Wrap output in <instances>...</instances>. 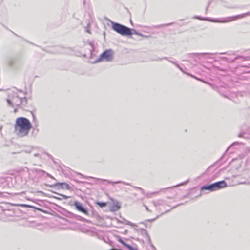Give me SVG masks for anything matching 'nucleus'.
I'll use <instances>...</instances> for the list:
<instances>
[{
  "mask_svg": "<svg viewBox=\"0 0 250 250\" xmlns=\"http://www.w3.org/2000/svg\"><path fill=\"white\" fill-rule=\"evenodd\" d=\"M74 205L78 210L82 212L84 214H88V211L87 210L84 208L82 206L81 204H80L79 202L75 201L74 203Z\"/></svg>",
  "mask_w": 250,
  "mask_h": 250,
  "instance_id": "39448f33",
  "label": "nucleus"
},
{
  "mask_svg": "<svg viewBox=\"0 0 250 250\" xmlns=\"http://www.w3.org/2000/svg\"><path fill=\"white\" fill-rule=\"evenodd\" d=\"M227 187V184L225 181H221L212 184L209 186H203L201 188V190H209L211 191H214L216 189H220L226 188Z\"/></svg>",
  "mask_w": 250,
  "mask_h": 250,
  "instance_id": "7ed1b4c3",
  "label": "nucleus"
},
{
  "mask_svg": "<svg viewBox=\"0 0 250 250\" xmlns=\"http://www.w3.org/2000/svg\"><path fill=\"white\" fill-rule=\"evenodd\" d=\"M96 204L99 206L100 207H104L107 205V203L105 202H98L96 203Z\"/></svg>",
  "mask_w": 250,
  "mask_h": 250,
  "instance_id": "6e6552de",
  "label": "nucleus"
},
{
  "mask_svg": "<svg viewBox=\"0 0 250 250\" xmlns=\"http://www.w3.org/2000/svg\"><path fill=\"white\" fill-rule=\"evenodd\" d=\"M18 206H21V207H24L25 206V205H18Z\"/></svg>",
  "mask_w": 250,
  "mask_h": 250,
  "instance_id": "9b49d317",
  "label": "nucleus"
},
{
  "mask_svg": "<svg viewBox=\"0 0 250 250\" xmlns=\"http://www.w3.org/2000/svg\"><path fill=\"white\" fill-rule=\"evenodd\" d=\"M128 248L130 250H138L137 249L135 248H132L131 246H128Z\"/></svg>",
  "mask_w": 250,
  "mask_h": 250,
  "instance_id": "1a4fd4ad",
  "label": "nucleus"
},
{
  "mask_svg": "<svg viewBox=\"0 0 250 250\" xmlns=\"http://www.w3.org/2000/svg\"><path fill=\"white\" fill-rule=\"evenodd\" d=\"M54 187L66 189H69L70 188L69 185L66 183H57L54 184Z\"/></svg>",
  "mask_w": 250,
  "mask_h": 250,
  "instance_id": "423d86ee",
  "label": "nucleus"
},
{
  "mask_svg": "<svg viewBox=\"0 0 250 250\" xmlns=\"http://www.w3.org/2000/svg\"><path fill=\"white\" fill-rule=\"evenodd\" d=\"M62 196H63V198H64V199H67V198H68L67 196H65V195H63Z\"/></svg>",
  "mask_w": 250,
  "mask_h": 250,
  "instance_id": "9d476101",
  "label": "nucleus"
},
{
  "mask_svg": "<svg viewBox=\"0 0 250 250\" xmlns=\"http://www.w3.org/2000/svg\"><path fill=\"white\" fill-rule=\"evenodd\" d=\"M112 28L116 32L123 36H129L132 34L130 28L119 23H113Z\"/></svg>",
  "mask_w": 250,
  "mask_h": 250,
  "instance_id": "f03ea898",
  "label": "nucleus"
},
{
  "mask_svg": "<svg viewBox=\"0 0 250 250\" xmlns=\"http://www.w3.org/2000/svg\"><path fill=\"white\" fill-rule=\"evenodd\" d=\"M108 183L112 184V183H113V182H111V181H109V182H108Z\"/></svg>",
  "mask_w": 250,
  "mask_h": 250,
  "instance_id": "f8f14e48",
  "label": "nucleus"
},
{
  "mask_svg": "<svg viewBox=\"0 0 250 250\" xmlns=\"http://www.w3.org/2000/svg\"><path fill=\"white\" fill-rule=\"evenodd\" d=\"M120 208V205L118 202H116L113 203L112 206V210H118Z\"/></svg>",
  "mask_w": 250,
  "mask_h": 250,
  "instance_id": "0eeeda50",
  "label": "nucleus"
},
{
  "mask_svg": "<svg viewBox=\"0 0 250 250\" xmlns=\"http://www.w3.org/2000/svg\"><path fill=\"white\" fill-rule=\"evenodd\" d=\"M113 53L111 50H106L101 54L99 58L95 61L96 62H99L102 61L109 62L112 59Z\"/></svg>",
  "mask_w": 250,
  "mask_h": 250,
  "instance_id": "20e7f679",
  "label": "nucleus"
},
{
  "mask_svg": "<svg viewBox=\"0 0 250 250\" xmlns=\"http://www.w3.org/2000/svg\"><path fill=\"white\" fill-rule=\"evenodd\" d=\"M31 128V124L27 119L19 117L16 119L15 131L19 136L23 137L27 136Z\"/></svg>",
  "mask_w": 250,
  "mask_h": 250,
  "instance_id": "f257e3e1",
  "label": "nucleus"
}]
</instances>
